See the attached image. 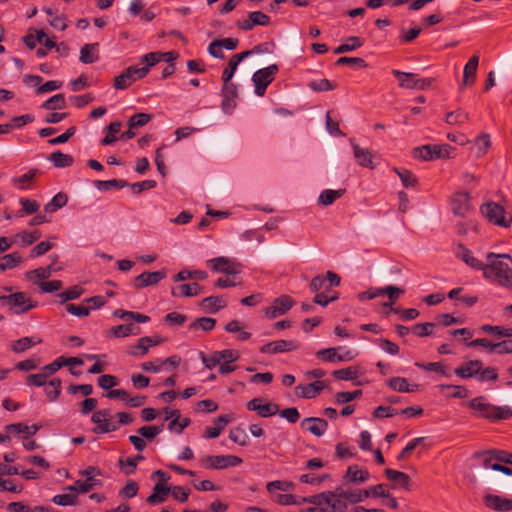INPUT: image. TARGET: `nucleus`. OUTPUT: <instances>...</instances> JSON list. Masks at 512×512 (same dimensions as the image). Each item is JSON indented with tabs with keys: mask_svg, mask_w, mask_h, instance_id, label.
I'll list each match as a JSON object with an SVG mask.
<instances>
[{
	"mask_svg": "<svg viewBox=\"0 0 512 512\" xmlns=\"http://www.w3.org/2000/svg\"><path fill=\"white\" fill-rule=\"evenodd\" d=\"M487 264L482 267L485 278L512 289V257L508 254L488 253Z\"/></svg>",
	"mask_w": 512,
	"mask_h": 512,
	"instance_id": "nucleus-1",
	"label": "nucleus"
},
{
	"mask_svg": "<svg viewBox=\"0 0 512 512\" xmlns=\"http://www.w3.org/2000/svg\"><path fill=\"white\" fill-rule=\"evenodd\" d=\"M468 407L478 418L498 422L512 418V408L510 406H496L487 401L484 396H478L468 402Z\"/></svg>",
	"mask_w": 512,
	"mask_h": 512,
	"instance_id": "nucleus-2",
	"label": "nucleus"
},
{
	"mask_svg": "<svg viewBox=\"0 0 512 512\" xmlns=\"http://www.w3.org/2000/svg\"><path fill=\"white\" fill-rule=\"evenodd\" d=\"M454 373L463 380L475 379L478 382H492L498 379V373L493 367L483 368L479 360H469L454 370Z\"/></svg>",
	"mask_w": 512,
	"mask_h": 512,
	"instance_id": "nucleus-3",
	"label": "nucleus"
},
{
	"mask_svg": "<svg viewBox=\"0 0 512 512\" xmlns=\"http://www.w3.org/2000/svg\"><path fill=\"white\" fill-rule=\"evenodd\" d=\"M0 301L15 314H25L38 306V302L26 292H15L1 295Z\"/></svg>",
	"mask_w": 512,
	"mask_h": 512,
	"instance_id": "nucleus-4",
	"label": "nucleus"
},
{
	"mask_svg": "<svg viewBox=\"0 0 512 512\" xmlns=\"http://www.w3.org/2000/svg\"><path fill=\"white\" fill-rule=\"evenodd\" d=\"M480 210L487 220L494 225L509 227L512 223L511 212L506 211L498 203L487 202L481 206Z\"/></svg>",
	"mask_w": 512,
	"mask_h": 512,
	"instance_id": "nucleus-5",
	"label": "nucleus"
},
{
	"mask_svg": "<svg viewBox=\"0 0 512 512\" xmlns=\"http://www.w3.org/2000/svg\"><path fill=\"white\" fill-rule=\"evenodd\" d=\"M452 147L449 144L423 145L413 151L415 158L430 161L441 158H449Z\"/></svg>",
	"mask_w": 512,
	"mask_h": 512,
	"instance_id": "nucleus-6",
	"label": "nucleus"
},
{
	"mask_svg": "<svg viewBox=\"0 0 512 512\" xmlns=\"http://www.w3.org/2000/svg\"><path fill=\"white\" fill-rule=\"evenodd\" d=\"M199 463L205 469H225L241 464L242 459L235 455H204L199 459Z\"/></svg>",
	"mask_w": 512,
	"mask_h": 512,
	"instance_id": "nucleus-7",
	"label": "nucleus"
},
{
	"mask_svg": "<svg viewBox=\"0 0 512 512\" xmlns=\"http://www.w3.org/2000/svg\"><path fill=\"white\" fill-rule=\"evenodd\" d=\"M207 265L216 273L235 275L241 272V265L239 263L224 256L209 259Z\"/></svg>",
	"mask_w": 512,
	"mask_h": 512,
	"instance_id": "nucleus-8",
	"label": "nucleus"
},
{
	"mask_svg": "<svg viewBox=\"0 0 512 512\" xmlns=\"http://www.w3.org/2000/svg\"><path fill=\"white\" fill-rule=\"evenodd\" d=\"M249 411L256 412L262 418H269L279 412V405L272 402H266L262 397H256L246 403Z\"/></svg>",
	"mask_w": 512,
	"mask_h": 512,
	"instance_id": "nucleus-9",
	"label": "nucleus"
},
{
	"mask_svg": "<svg viewBox=\"0 0 512 512\" xmlns=\"http://www.w3.org/2000/svg\"><path fill=\"white\" fill-rule=\"evenodd\" d=\"M316 357L322 361L334 363L351 361L354 355L350 350L344 351V347H333L317 351Z\"/></svg>",
	"mask_w": 512,
	"mask_h": 512,
	"instance_id": "nucleus-10",
	"label": "nucleus"
},
{
	"mask_svg": "<svg viewBox=\"0 0 512 512\" xmlns=\"http://www.w3.org/2000/svg\"><path fill=\"white\" fill-rule=\"evenodd\" d=\"M91 421L97 426L93 429L96 434L114 432L119 428L116 422L110 421V413L107 410H99L93 413Z\"/></svg>",
	"mask_w": 512,
	"mask_h": 512,
	"instance_id": "nucleus-11",
	"label": "nucleus"
},
{
	"mask_svg": "<svg viewBox=\"0 0 512 512\" xmlns=\"http://www.w3.org/2000/svg\"><path fill=\"white\" fill-rule=\"evenodd\" d=\"M293 305L294 301L290 296L282 295L274 299L272 304L265 308V315L271 319L279 317L289 311Z\"/></svg>",
	"mask_w": 512,
	"mask_h": 512,
	"instance_id": "nucleus-12",
	"label": "nucleus"
},
{
	"mask_svg": "<svg viewBox=\"0 0 512 512\" xmlns=\"http://www.w3.org/2000/svg\"><path fill=\"white\" fill-rule=\"evenodd\" d=\"M270 23V17L261 12V11H253L248 14V17L245 19L238 20L236 22V26L244 31H250L255 26H267Z\"/></svg>",
	"mask_w": 512,
	"mask_h": 512,
	"instance_id": "nucleus-13",
	"label": "nucleus"
},
{
	"mask_svg": "<svg viewBox=\"0 0 512 512\" xmlns=\"http://www.w3.org/2000/svg\"><path fill=\"white\" fill-rule=\"evenodd\" d=\"M215 353L220 363V367L218 368L219 374L226 375L235 370V366H233L232 363L239 358V352L237 350L224 349L215 351Z\"/></svg>",
	"mask_w": 512,
	"mask_h": 512,
	"instance_id": "nucleus-14",
	"label": "nucleus"
},
{
	"mask_svg": "<svg viewBox=\"0 0 512 512\" xmlns=\"http://www.w3.org/2000/svg\"><path fill=\"white\" fill-rule=\"evenodd\" d=\"M166 277V271L160 270L155 272L145 271L136 276L133 281V287L137 290L146 288L148 286L157 285L161 280Z\"/></svg>",
	"mask_w": 512,
	"mask_h": 512,
	"instance_id": "nucleus-15",
	"label": "nucleus"
},
{
	"mask_svg": "<svg viewBox=\"0 0 512 512\" xmlns=\"http://www.w3.org/2000/svg\"><path fill=\"white\" fill-rule=\"evenodd\" d=\"M261 52L260 46H255L252 50H247L238 54H235L231 57V59L228 62V66L223 70L222 73V81H230L232 77L234 76L235 71L237 70V67L241 61H243L248 56L252 55L253 53H259Z\"/></svg>",
	"mask_w": 512,
	"mask_h": 512,
	"instance_id": "nucleus-16",
	"label": "nucleus"
},
{
	"mask_svg": "<svg viewBox=\"0 0 512 512\" xmlns=\"http://www.w3.org/2000/svg\"><path fill=\"white\" fill-rule=\"evenodd\" d=\"M299 348V343L293 340H275L269 343L264 344L260 348L261 353L265 354H276V353H283V352H289L293 350H297Z\"/></svg>",
	"mask_w": 512,
	"mask_h": 512,
	"instance_id": "nucleus-17",
	"label": "nucleus"
},
{
	"mask_svg": "<svg viewBox=\"0 0 512 512\" xmlns=\"http://www.w3.org/2000/svg\"><path fill=\"white\" fill-rule=\"evenodd\" d=\"M222 109L225 113H231L236 106L235 99L238 96L237 85L230 81L223 82L222 87Z\"/></svg>",
	"mask_w": 512,
	"mask_h": 512,
	"instance_id": "nucleus-18",
	"label": "nucleus"
},
{
	"mask_svg": "<svg viewBox=\"0 0 512 512\" xmlns=\"http://www.w3.org/2000/svg\"><path fill=\"white\" fill-rule=\"evenodd\" d=\"M385 477L392 483V489H404L406 491L410 490V477L408 474L387 468L384 471Z\"/></svg>",
	"mask_w": 512,
	"mask_h": 512,
	"instance_id": "nucleus-19",
	"label": "nucleus"
},
{
	"mask_svg": "<svg viewBox=\"0 0 512 512\" xmlns=\"http://www.w3.org/2000/svg\"><path fill=\"white\" fill-rule=\"evenodd\" d=\"M301 428L310 432L316 437L324 435L328 428V422L319 417H307L301 422Z\"/></svg>",
	"mask_w": 512,
	"mask_h": 512,
	"instance_id": "nucleus-20",
	"label": "nucleus"
},
{
	"mask_svg": "<svg viewBox=\"0 0 512 512\" xmlns=\"http://www.w3.org/2000/svg\"><path fill=\"white\" fill-rule=\"evenodd\" d=\"M181 362V358L177 355L170 356L165 360L156 359L154 361L144 362L142 369L149 372H159L166 366H171L173 369L178 367Z\"/></svg>",
	"mask_w": 512,
	"mask_h": 512,
	"instance_id": "nucleus-21",
	"label": "nucleus"
},
{
	"mask_svg": "<svg viewBox=\"0 0 512 512\" xmlns=\"http://www.w3.org/2000/svg\"><path fill=\"white\" fill-rule=\"evenodd\" d=\"M452 211L456 216L465 217L470 210V195L468 192H457L452 199Z\"/></svg>",
	"mask_w": 512,
	"mask_h": 512,
	"instance_id": "nucleus-22",
	"label": "nucleus"
},
{
	"mask_svg": "<svg viewBox=\"0 0 512 512\" xmlns=\"http://www.w3.org/2000/svg\"><path fill=\"white\" fill-rule=\"evenodd\" d=\"M350 143L353 147L354 157L357 163L362 167L374 169L375 163L373 161V153L369 149L361 148L353 139H350Z\"/></svg>",
	"mask_w": 512,
	"mask_h": 512,
	"instance_id": "nucleus-23",
	"label": "nucleus"
},
{
	"mask_svg": "<svg viewBox=\"0 0 512 512\" xmlns=\"http://www.w3.org/2000/svg\"><path fill=\"white\" fill-rule=\"evenodd\" d=\"M484 503L488 508L495 511H512V499L504 498L498 495L487 494L484 497Z\"/></svg>",
	"mask_w": 512,
	"mask_h": 512,
	"instance_id": "nucleus-24",
	"label": "nucleus"
},
{
	"mask_svg": "<svg viewBox=\"0 0 512 512\" xmlns=\"http://www.w3.org/2000/svg\"><path fill=\"white\" fill-rule=\"evenodd\" d=\"M102 481L95 477H87L84 481L77 480L74 482L73 485L66 486L64 488L65 491L74 492L77 495L79 493H88L90 492L95 486H101Z\"/></svg>",
	"mask_w": 512,
	"mask_h": 512,
	"instance_id": "nucleus-25",
	"label": "nucleus"
},
{
	"mask_svg": "<svg viewBox=\"0 0 512 512\" xmlns=\"http://www.w3.org/2000/svg\"><path fill=\"white\" fill-rule=\"evenodd\" d=\"M170 493L172 494V487L162 482H157L153 487V492L146 498V501L151 505L163 503Z\"/></svg>",
	"mask_w": 512,
	"mask_h": 512,
	"instance_id": "nucleus-26",
	"label": "nucleus"
},
{
	"mask_svg": "<svg viewBox=\"0 0 512 512\" xmlns=\"http://www.w3.org/2000/svg\"><path fill=\"white\" fill-rule=\"evenodd\" d=\"M278 72V66L276 64L269 65L266 68L257 70L253 76L252 81L254 84H263L268 86Z\"/></svg>",
	"mask_w": 512,
	"mask_h": 512,
	"instance_id": "nucleus-27",
	"label": "nucleus"
},
{
	"mask_svg": "<svg viewBox=\"0 0 512 512\" xmlns=\"http://www.w3.org/2000/svg\"><path fill=\"white\" fill-rule=\"evenodd\" d=\"M371 475L367 469H360L358 465H350L343 479L351 483H365Z\"/></svg>",
	"mask_w": 512,
	"mask_h": 512,
	"instance_id": "nucleus-28",
	"label": "nucleus"
},
{
	"mask_svg": "<svg viewBox=\"0 0 512 512\" xmlns=\"http://www.w3.org/2000/svg\"><path fill=\"white\" fill-rule=\"evenodd\" d=\"M83 365L84 361L81 358L60 356L51 364L46 365V369L49 370L50 373H55L58 369L64 366L75 369V366Z\"/></svg>",
	"mask_w": 512,
	"mask_h": 512,
	"instance_id": "nucleus-29",
	"label": "nucleus"
},
{
	"mask_svg": "<svg viewBox=\"0 0 512 512\" xmlns=\"http://www.w3.org/2000/svg\"><path fill=\"white\" fill-rule=\"evenodd\" d=\"M40 428L41 425L39 424H33L31 426H28L24 423H12L5 426V430L7 433H22L24 434L23 438L25 440L35 435Z\"/></svg>",
	"mask_w": 512,
	"mask_h": 512,
	"instance_id": "nucleus-30",
	"label": "nucleus"
},
{
	"mask_svg": "<svg viewBox=\"0 0 512 512\" xmlns=\"http://www.w3.org/2000/svg\"><path fill=\"white\" fill-rule=\"evenodd\" d=\"M99 43H87L80 49V62L92 64L99 59Z\"/></svg>",
	"mask_w": 512,
	"mask_h": 512,
	"instance_id": "nucleus-31",
	"label": "nucleus"
},
{
	"mask_svg": "<svg viewBox=\"0 0 512 512\" xmlns=\"http://www.w3.org/2000/svg\"><path fill=\"white\" fill-rule=\"evenodd\" d=\"M479 56L473 55L466 63L463 72L462 86L472 85L476 79Z\"/></svg>",
	"mask_w": 512,
	"mask_h": 512,
	"instance_id": "nucleus-32",
	"label": "nucleus"
},
{
	"mask_svg": "<svg viewBox=\"0 0 512 512\" xmlns=\"http://www.w3.org/2000/svg\"><path fill=\"white\" fill-rule=\"evenodd\" d=\"M455 254L458 258L464 261L468 266L482 270L484 264L472 255V252L464 245L459 244L455 250Z\"/></svg>",
	"mask_w": 512,
	"mask_h": 512,
	"instance_id": "nucleus-33",
	"label": "nucleus"
},
{
	"mask_svg": "<svg viewBox=\"0 0 512 512\" xmlns=\"http://www.w3.org/2000/svg\"><path fill=\"white\" fill-rule=\"evenodd\" d=\"M202 290L200 284L194 282L191 284H180L176 288H173L171 291V295L173 297L182 296V297H193L197 296Z\"/></svg>",
	"mask_w": 512,
	"mask_h": 512,
	"instance_id": "nucleus-34",
	"label": "nucleus"
},
{
	"mask_svg": "<svg viewBox=\"0 0 512 512\" xmlns=\"http://www.w3.org/2000/svg\"><path fill=\"white\" fill-rule=\"evenodd\" d=\"M226 305H227L226 301L218 296L206 297L200 303L201 308L205 312L211 313V314L217 313L219 310L226 307Z\"/></svg>",
	"mask_w": 512,
	"mask_h": 512,
	"instance_id": "nucleus-35",
	"label": "nucleus"
},
{
	"mask_svg": "<svg viewBox=\"0 0 512 512\" xmlns=\"http://www.w3.org/2000/svg\"><path fill=\"white\" fill-rule=\"evenodd\" d=\"M326 386H295L294 395L298 399H312L319 395Z\"/></svg>",
	"mask_w": 512,
	"mask_h": 512,
	"instance_id": "nucleus-36",
	"label": "nucleus"
},
{
	"mask_svg": "<svg viewBox=\"0 0 512 512\" xmlns=\"http://www.w3.org/2000/svg\"><path fill=\"white\" fill-rule=\"evenodd\" d=\"M48 160L53 163L56 168L70 167L74 163L73 156L64 154L61 151H55L48 156Z\"/></svg>",
	"mask_w": 512,
	"mask_h": 512,
	"instance_id": "nucleus-37",
	"label": "nucleus"
},
{
	"mask_svg": "<svg viewBox=\"0 0 512 512\" xmlns=\"http://www.w3.org/2000/svg\"><path fill=\"white\" fill-rule=\"evenodd\" d=\"M392 74L399 79V86L404 89H415L416 74L402 72L400 70H392Z\"/></svg>",
	"mask_w": 512,
	"mask_h": 512,
	"instance_id": "nucleus-38",
	"label": "nucleus"
},
{
	"mask_svg": "<svg viewBox=\"0 0 512 512\" xmlns=\"http://www.w3.org/2000/svg\"><path fill=\"white\" fill-rule=\"evenodd\" d=\"M93 185L100 191H108L111 188L122 189L129 184L127 181L122 179H111V180H95Z\"/></svg>",
	"mask_w": 512,
	"mask_h": 512,
	"instance_id": "nucleus-39",
	"label": "nucleus"
},
{
	"mask_svg": "<svg viewBox=\"0 0 512 512\" xmlns=\"http://www.w3.org/2000/svg\"><path fill=\"white\" fill-rule=\"evenodd\" d=\"M68 197L65 193H57L45 206L44 210L47 213H53L67 204Z\"/></svg>",
	"mask_w": 512,
	"mask_h": 512,
	"instance_id": "nucleus-40",
	"label": "nucleus"
},
{
	"mask_svg": "<svg viewBox=\"0 0 512 512\" xmlns=\"http://www.w3.org/2000/svg\"><path fill=\"white\" fill-rule=\"evenodd\" d=\"M345 190L339 189V190H332V189H326L321 192L318 198L319 204L323 206L331 205L335 200L340 198L344 194Z\"/></svg>",
	"mask_w": 512,
	"mask_h": 512,
	"instance_id": "nucleus-41",
	"label": "nucleus"
},
{
	"mask_svg": "<svg viewBox=\"0 0 512 512\" xmlns=\"http://www.w3.org/2000/svg\"><path fill=\"white\" fill-rule=\"evenodd\" d=\"M40 342L41 340L36 341L34 337H22L11 343V349L15 353H21Z\"/></svg>",
	"mask_w": 512,
	"mask_h": 512,
	"instance_id": "nucleus-42",
	"label": "nucleus"
},
{
	"mask_svg": "<svg viewBox=\"0 0 512 512\" xmlns=\"http://www.w3.org/2000/svg\"><path fill=\"white\" fill-rule=\"evenodd\" d=\"M335 381H353L358 377V370L355 367H347L332 371Z\"/></svg>",
	"mask_w": 512,
	"mask_h": 512,
	"instance_id": "nucleus-43",
	"label": "nucleus"
},
{
	"mask_svg": "<svg viewBox=\"0 0 512 512\" xmlns=\"http://www.w3.org/2000/svg\"><path fill=\"white\" fill-rule=\"evenodd\" d=\"M54 271H56V270L53 269L51 265H49L47 267H39L34 270L27 271L25 273V277L28 280H34V279L45 280V279L50 278Z\"/></svg>",
	"mask_w": 512,
	"mask_h": 512,
	"instance_id": "nucleus-44",
	"label": "nucleus"
},
{
	"mask_svg": "<svg viewBox=\"0 0 512 512\" xmlns=\"http://www.w3.org/2000/svg\"><path fill=\"white\" fill-rule=\"evenodd\" d=\"M46 110H61L66 108V100L64 94H56L43 102L41 105Z\"/></svg>",
	"mask_w": 512,
	"mask_h": 512,
	"instance_id": "nucleus-45",
	"label": "nucleus"
},
{
	"mask_svg": "<svg viewBox=\"0 0 512 512\" xmlns=\"http://www.w3.org/2000/svg\"><path fill=\"white\" fill-rule=\"evenodd\" d=\"M113 335L117 338L126 337L129 335H138L140 329L134 324L117 325L111 328Z\"/></svg>",
	"mask_w": 512,
	"mask_h": 512,
	"instance_id": "nucleus-46",
	"label": "nucleus"
},
{
	"mask_svg": "<svg viewBox=\"0 0 512 512\" xmlns=\"http://www.w3.org/2000/svg\"><path fill=\"white\" fill-rule=\"evenodd\" d=\"M22 261V257L18 252L6 254L1 258L0 270L13 269L17 267Z\"/></svg>",
	"mask_w": 512,
	"mask_h": 512,
	"instance_id": "nucleus-47",
	"label": "nucleus"
},
{
	"mask_svg": "<svg viewBox=\"0 0 512 512\" xmlns=\"http://www.w3.org/2000/svg\"><path fill=\"white\" fill-rule=\"evenodd\" d=\"M348 43H344L335 48V54H343L346 52L354 51L363 45V41L357 36H350L347 39Z\"/></svg>",
	"mask_w": 512,
	"mask_h": 512,
	"instance_id": "nucleus-48",
	"label": "nucleus"
},
{
	"mask_svg": "<svg viewBox=\"0 0 512 512\" xmlns=\"http://www.w3.org/2000/svg\"><path fill=\"white\" fill-rule=\"evenodd\" d=\"M52 502L59 506H73L78 502V495L74 492L57 494L53 496Z\"/></svg>",
	"mask_w": 512,
	"mask_h": 512,
	"instance_id": "nucleus-49",
	"label": "nucleus"
},
{
	"mask_svg": "<svg viewBox=\"0 0 512 512\" xmlns=\"http://www.w3.org/2000/svg\"><path fill=\"white\" fill-rule=\"evenodd\" d=\"M331 498L332 494L325 491L316 495L301 497V503H309L320 506L322 504L330 503Z\"/></svg>",
	"mask_w": 512,
	"mask_h": 512,
	"instance_id": "nucleus-50",
	"label": "nucleus"
},
{
	"mask_svg": "<svg viewBox=\"0 0 512 512\" xmlns=\"http://www.w3.org/2000/svg\"><path fill=\"white\" fill-rule=\"evenodd\" d=\"M215 324H216V320L214 318L200 317V318H197L195 321H193L189 325V328L191 330L202 329L203 331L208 332V331H211L215 327Z\"/></svg>",
	"mask_w": 512,
	"mask_h": 512,
	"instance_id": "nucleus-51",
	"label": "nucleus"
},
{
	"mask_svg": "<svg viewBox=\"0 0 512 512\" xmlns=\"http://www.w3.org/2000/svg\"><path fill=\"white\" fill-rule=\"evenodd\" d=\"M84 293V289L78 285H75L61 293H58L57 296L61 299L60 303L63 304L66 301L78 299Z\"/></svg>",
	"mask_w": 512,
	"mask_h": 512,
	"instance_id": "nucleus-52",
	"label": "nucleus"
},
{
	"mask_svg": "<svg viewBox=\"0 0 512 512\" xmlns=\"http://www.w3.org/2000/svg\"><path fill=\"white\" fill-rule=\"evenodd\" d=\"M480 329L483 332L493 334L499 338L502 337H512V328H505L502 326H492L489 324L482 325Z\"/></svg>",
	"mask_w": 512,
	"mask_h": 512,
	"instance_id": "nucleus-53",
	"label": "nucleus"
},
{
	"mask_svg": "<svg viewBox=\"0 0 512 512\" xmlns=\"http://www.w3.org/2000/svg\"><path fill=\"white\" fill-rule=\"evenodd\" d=\"M469 119L468 113L457 110L446 115L445 122L449 125H462Z\"/></svg>",
	"mask_w": 512,
	"mask_h": 512,
	"instance_id": "nucleus-54",
	"label": "nucleus"
},
{
	"mask_svg": "<svg viewBox=\"0 0 512 512\" xmlns=\"http://www.w3.org/2000/svg\"><path fill=\"white\" fill-rule=\"evenodd\" d=\"M326 376V372L322 369H313L304 372V381L307 384H325L321 379Z\"/></svg>",
	"mask_w": 512,
	"mask_h": 512,
	"instance_id": "nucleus-55",
	"label": "nucleus"
},
{
	"mask_svg": "<svg viewBox=\"0 0 512 512\" xmlns=\"http://www.w3.org/2000/svg\"><path fill=\"white\" fill-rule=\"evenodd\" d=\"M163 430V425L155 426H142L137 430V433L149 441L153 440Z\"/></svg>",
	"mask_w": 512,
	"mask_h": 512,
	"instance_id": "nucleus-56",
	"label": "nucleus"
},
{
	"mask_svg": "<svg viewBox=\"0 0 512 512\" xmlns=\"http://www.w3.org/2000/svg\"><path fill=\"white\" fill-rule=\"evenodd\" d=\"M134 82V78L124 70L120 75L115 77L113 86L117 90H124L130 87Z\"/></svg>",
	"mask_w": 512,
	"mask_h": 512,
	"instance_id": "nucleus-57",
	"label": "nucleus"
},
{
	"mask_svg": "<svg viewBox=\"0 0 512 512\" xmlns=\"http://www.w3.org/2000/svg\"><path fill=\"white\" fill-rule=\"evenodd\" d=\"M152 119V115L148 113H136L128 120L129 128H138L145 126Z\"/></svg>",
	"mask_w": 512,
	"mask_h": 512,
	"instance_id": "nucleus-58",
	"label": "nucleus"
},
{
	"mask_svg": "<svg viewBox=\"0 0 512 512\" xmlns=\"http://www.w3.org/2000/svg\"><path fill=\"white\" fill-rule=\"evenodd\" d=\"M107 129H108V134L101 140V144L104 146L110 145L117 140L115 134L120 131L121 122H119V121L111 122L108 125Z\"/></svg>",
	"mask_w": 512,
	"mask_h": 512,
	"instance_id": "nucleus-59",
	"label": "nucleus"
},
{
	"mask_svg": "<svg viewBox=\"0 0 512 512\" xmlns=\"http://www.w3.org/2000/svg\"><path fill=\"white\" fill-rule=\"evenodd\" d=\"M147 341H149V336L138 339L137 344L130 348V354L136 357L146 355L149 351V344H146Z\"/></svg>",
	"mask_w": 512,
	"mask_h": 512,
	"instance_id": "nucleus-60",
	"label": "nucleus"
},
{
	"mask_svg": "<svg viewBox=\"0 0 512 512\" xmlns=\"http://www.w3.org/2000/svg\"><path fill=\"white\" fill-rule=\"evenodd\" d=\"M416 365L418 367H421V368L427 370V371L435 372L436 374H438L440 376H444L447 378L451 377V373L447 372V367L445 365H442L439 362H432V363H428V364L416 363Z\"/></svg>",
	"mask_w": 512,
	"mask_h": 512,
	"instance_id": "nucleus-61",
	"label": "nucleus"
},
{
	"mask_svg": "<svg viewBox=\"0 0 512 512\" xmlns=\"http://www.w3.org/2000/svg\"><path fill=\"white\" fill-rule=\"evenodd\" d=\"M229 438L231 441L241 446H245L249 440L245 430L241 427H235L231 429L229 433Z\"/></svg>",
	"mask_w": 512,
	"mask_h": 512,
	"instance_id": "nucleus-62",
	"label": "nucleus"
},
{
	"mask_svg": "<svg viewBox=\"0 0 512 512\" xmlns=\"http://www.w3.org/2000/svg\"><path fill=\"white\" fill-rule=\"evenodd\" d=\"M281 418H284L287 420V422L291 424H295L300 420V413L296 407H289L285 408L283 410L279 409V412L277 413Z\"/></svg>",
	"mask_w": 512,
	"mask_h": 512,
	"instance_id": "nucleus-63",
	"label": "nucleus"
},
{
	"mask_svg": "<svg viewBox=\"0 0 512 512\" xmlns=\"http://www.w3.org/2000/svg\"><path fill=\"white\" fill-rule=\"evenodd\" d=\"M139 491V485L137 482L130 480L126 483V485L120 489L119 496L122 498H133L137 495Z\"/></svg>",
	"mask_w": 512,
	"mask_h": 512,
	"instance_id": "nucleus-64",
	"label": "nucleus"
}]
</instances>
